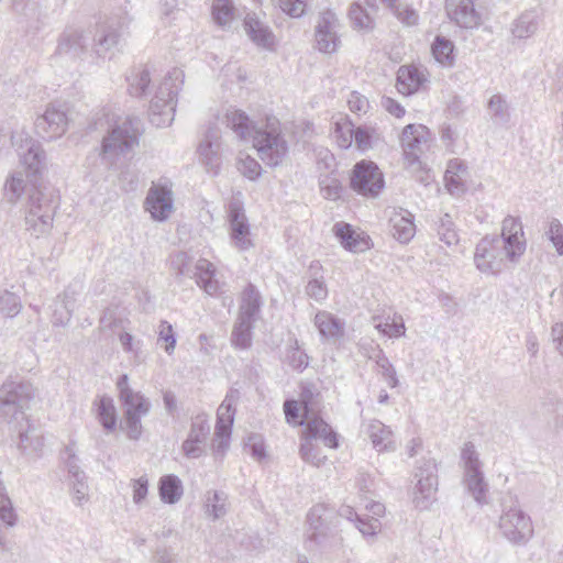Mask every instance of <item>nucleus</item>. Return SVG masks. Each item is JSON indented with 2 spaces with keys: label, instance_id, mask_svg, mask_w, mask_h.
I'll return each instance as SVG.
<instances>
[{
  "label": "nucleus",
  "instance_id": "nucleus-43",
  "mask_svg": "<svg viewBox=\"0 0 563 563\" xmlns=\"http://www.w3.org/2000/svg\"><path fill=\"white\" fill-rule=\"evenodd\" d=\"M431 52L433 57L442 66L451 67L454 64V44L451 40L437 35L431 45Z\"/></svg>",
  "mask_w": 563,
  "mask_h": 563
},
{
  "label": "nucleus",
  "instance_id": "nucleus-34",
  "mask_svg": "<svg viewBox=\"0 0 563 563\" xmlns=\"http://www.w3.org/2000/svg\"><path fill=\"white\" fill-rule=\"evenodd\" d=\"M227 125L242 140L253 137L258 129L249 115L239 109L229 110L225 114Z\"/></svg>",
  "mask_w": 563,
  "mask_h": 563
},
{
  "label": "nucleus",
  "instance_id": "nucleus-57",
  "mask_svg": "<svg viewBox=\"0 0 563 563\" xmlns=\"http://www.w3.org/2000/svg\"><path fill=\"white\" fill-rule=\"evenodd\" d=\"M545 236L553 244L558 255H563V224L556 218L548 222Z\"/></svg>",
  "mask_w": 563,
  "mask_h": 563
},
{
  "label": "nucleus",
  "instance_id": "nucleus-48",
  "mask_svg": "<svg viewBox=\"0 0 563 563\" xmlns=\"http://www.w3.org/2000/svg\"><path fill=\"white\" fill-rule=\"evenodd\" d=\"M538 16L533 11L522 13L514 23L512 34L517 38H528L538 30Z\"/></svg>",
  "mask_w": 563,
  "mask_h": 563
},
{
  "label": "nucleus",
  "instance_id": "nucleus-26",
  "mask_svg": "<svg viewBox=\"0 0 563 563\" xmlns=\"http://www.w3.org/2000/svg\"><path fill=\"white\" fill-rule=\"evenodd\" d=\"M145 205L153 219L164 221L173 208L170 192L165 188L153 187L147 194Z\"/></svg>",
  "mask_w": 563,
  "mask_h": 563
},
{
  "label": "nucleus",
  "instance_id": "nucleus-61",
  "mask_svg": "<svg viewBox=\"0 0 563 563\" xmlns=\"http://www.w3.org/2000/svg\"><path fill=\"white\" fill-rule=\"evenodd\" d=\"M161 341L166 343L164 347L165 352L168 355L173 354L177 340L173 325L166 320H162L159 323L158 342Z\"/></svg>",
  "mask_w": 563,
  "mask_h": 563
},
{
  "label": "nucleus",
  "instance_id": "nucleus-11",
  "mask_svg": "<svg viewBox=\"0 0 563 563\" xmlns=\"http://www.w3.org/2000/svg\"><path fill=\"white\" fill-rule=\"evenodd\" d=\"M227 217L232 245L241 252L254 247V242L251 238V225L241 199L233 197L229 201Z\"/></svg>",
  "mask_w": 563,
  "mask_h": 563
},
{
  "label": "nucleus",
  "instance_id": "nucleus-2",
  "mask_svg": "<svg viewBox=\"0 0 563 563\" xmlns=\"http://www.w3.org/2000/svg\"><path fill=\"white\" fill-rule=\"evenodd\" d=\"M29 211L25 216L26 229L36 236L46 233L53 227L59 195L54 187H34L29 196Z\"/></svg>",
  "mask_w": 563,
  "mask_h": 563
},
{
  "label": "nucleus",
  "instance_id": "nucleus-9",
  "mask_svg": "<svg viewBox=\"0 0 563 563\" xmlns=\"http://www.w3.org/2000/svg\"><path fill=\"white\" fill-rule=\"evenodd\" d=\"M505 260H509V250L498 235H486L477 243L474 263L482 273H499Z\"/></svg>",
  "mask_w": 563,
  "mask_h": 563
},
{
  "label": "nucleus",
  "instance_id": "nucleus-35",
  "mask_svg": "<svg viewBox=\"0 0 563 563\" xmlns=\"http://www.w3.org/2000/svg\"><path fill=\"white\" fill-rule=\"evenodd\" d=\"M125 79L128 82V92L132 97L141 98L146 95L151 84V75L146 65L133 67Z\"/></svg>",
  "mask_w": 563,
  "mask_h": 563
},
{
  "label": "nucleus",
  "instance_id": "nucleus-5",
  "mask_svg": "<svg viewBox=\"0 0 563 563\" xmlns=\"http://www.w3.org/2000/svg\"><path fill=\"white\" fill-rule=\"evenodd\" d=\"M317 439H321L330 449L339 448L338 433L321 417L312 418L302 431L299 453L305 462L313 466H320L327 460L320 448L312 443Z\"/></svg>",
  "mask_w": 563,
  "mask_h": 563
},
{
  "label": "nucleus",
  "instance_id": "nucleus-50",
  "mask_svg": "<svg viewBox=\"0 0 563 563\" xmlns=\"http://www.w3.org/2000/svg\"><path fill=\"white\" fill-rule=\"evenodd\" d=\"M286 363L299 373L303 372L309 365V356L300 349L297 339H294L286 350Z\"/></svg>",
  "mask_w": 563,
  "mask_h": 563
},
{
  "label": "nucleus",
  "instance_id": "nucleus-62",
  "mask_svg": "<svg viewBox=\"0 0 563 563\" xmlns=\"http://www.w3.org/2000/svg\"><path fill=\"white\" fill-rule=\"evenodd\" d=\"M245 449L250 455L258 461L266 457V449L263 438L258 433H251L245 442Z\"/></svg>",
  "mask_w": 563,
  "mask_h": 563
},
{
  "label": "nucleus",
  "instance_id": "nucleus-30",
  "mask_svg": "<svg viewBox=\"0 0 563 563\" xmlns=\"http://www.w3.org/2000/svg\"><path fill=\"white\" fill-rule=\"evenodd\" d=\"M426 81L423 74L413 65L400 66L397 71V89L405 96L417 92Z\"/></svg>",
  "mask_w": 563,
  "mask_h": 563
},
{
  "label": "nucleus",
  "instance_id": "nucleus-28",
  "mask_svg": "<svg viewBox=\"0 0 563 563\" xmlns=\"http://www.w3.org/2000/svg\"><path fill=\"white\" fill-rule=\"evenodd\" d=\"M261 307L262 297L260 291L252 283L247 284L242 292L238 319L255 323L261 312Z\"/></svg>",
  "mask_w": 563,
  "mask_h": 563
},
{
  "label": "nucleus",
  "instance_id": "nucleus-13",
  "mask_svg": "<svg viewBox=\"0 0 563 563\" xmlns=\"http://www.w3.org/2000/svg\"><path fill=\"white\" fill-rule=\"evenodd\" d=\"M68 118L63 106L49 103L45 112L38 115L34 122L37 136L45 141H53L60 137L67 130Z\"/></svg>",
  "mask_w": 563,
  "mask_h": 563
},
{
  "label": "nucleus",
  "instance_id": "nucleus-58",
  "mask_svg": "<svg viewBox=\"0 0 563 563\" xmlns=\"http://www.w3.org/2000/svg\"><path fill=\"white\" fill-rule=\"evenodd\" d=\"M354 128L355 126L351 121H345L344 123H335L334 139L341 148L346 150L353 144Z\"/></svg>",
  "mask_w": 563,
  "mask_h": 563
},
{
  "label": "nucleus",
  "instance_id": "nucleus-52",
  "mask_svg": "<svg viewBox=\"0 0 563 563\" xmlns=\"http://www.w3.org/2000/svg\"><path fill=\"white\" fill-rule=\"evenodd\" d=\"M380 3L385 5L400 22L407 25H416L418 23V13L411 7L406 5L401 8L398 0H380Z\"/></svg>",
  "mask_w": 563,
  "mask_h": 563
},
{
  "label": "nucleus",
  "instance_id": "nucleus-25",
  "mask_svg": "<svg viewBox=\"0 0 563 563\" xmlns=\"http://www.w3.org/2000/svg\"><path fill=\"white\" fill-rule=\"evenodd\" d=\"M26 151L21 153V159L27 170V175L32 177L40 176L46 168V153L40 142L23 136Z\"/></svg>",
  "mask_w": 563,
  "mask_h": 563
},
{
  "label": "nucleus",
  "instance_id": "nucleus-49",
  "mask_svg": "<svg viewBox=\"0 0 563 563\" xmlns=\"http://www.w3.org/2000/svg\"><path fill=\"white\" fill-rule=\"evenodd\" d=\"M234 10L232 0H213L211 5L212 19L217 25L225 26L233 20Z\"/></svg>",
  "mask_w": 563,
  "mask_h": 563
},
{
  "label": "nucleus",
  "instance_id": "nucleus-7",
  "mask_svg": "<svg viewBox=\"0 0 563 563\" xmlns=\"http://www.w3.org/2000/svg\"><path fill=\"white\" fill-rule=\"evenodd\" d=\"M252 140L261 159L268 166H278L288 153V144L280 133L278 121H268L265 129L255 131Z\"/></svg>",
  "mask_w": 563,
  "mask_h": 563
},
{
  "label": "nucleus",
  "instance_id": "nucleus-46",
  "mask_svg": "<svg viewBox=\"0 0 563 563\" xmlns=\"http://www.w3.org/2000/svg\"><path fill=\"white\" fill-rule=\"evenodd\" d=\"M206 514L217 520L228 512V494L223 490H209L206 498Z\"/></svg>",
  "mask_w": 563,
  "mask_h": 563
},
{
  "label": "nucleus",
  "instance_id": "nucleus-23",
  "mask_svg": "<svg viewBox=\"0 0 563 563\" xmlns=\"http://www.w3.org/2000/svg\"><path fill=\"white\" fill-rule=\"evenodd\" d=\"M499 239L505 241L509 250V261L518 260L526 251V241L523 238V228L519 218L506 217L503 221L501 234Z\"/></svg>",
  "mask_w": 563,
  "mask_h": 563
},
{
  "label": "nucleus",
  "instance_id": "nucleus-63",
  "mask_svg": "<svg viewBox=\"0 0 563 563\" xmlns=\"http://www.w3.org/2000/svg\"><path fill=\"white\" fill-rule=\"evenodd\" d=\"M407 162L409 172L416 181L422 184L423 186H428L433 180L430 169L422 165L420 158L417 161L410 159Z\"/></svg>",
  "mask_w": 563,
  "mask_h": 563
},
{
  "label": "nucleus",
  "instance_id": "nucleus-51",
  "mask_svg": "<svg viewBox=\"0 0 563 563\" xmlns=\"http://www.w3.org/2000/svg\"><path fill=\"white\" fill-rule=\"evenodd\" d=\"M253 327V322H246L238 319L232 331V344L239 349H249L252 345Z\"/></svg>",
  "mask_w": 563,
  "mask_h": 563
},
{
  "label": "nucleus",
  "instance_id": "nucleus-8",
  "mask_svg": "<svg viewBox=\"0 0 563 563\" xmlns=\"http://www.w3.org/2000/svg\"><path fill=\"white\" fill-rule=\"evenodd\" d=\"M499 530L506 540L518 547L527 545L534 534L531 517L518 506L503 510Z\"/></svg>",
  "mask_w": 563,
  "mask_h": 563
},
{
  "label": "nucleus",
  "instance_id": "nucleus-3",
  "mask_svg": "<svg viewBox=\"0 0 563 563\" xmlns=\"http://www.w3.org/2000/svg\"><path fill=\"white\" fill-rule=\"evenodd\" d=\"M334 508L327 504L314 505L307 515V542L321 551H330L342 545V538L335 530Z\"/></svg>",
  "mask_w": 563,
  "mask_h": 563
},
{
  "label": "nucleus",
  "instance_id": "nucleus-39",
  "mask_svg": "<svg viewBox=\"0 0 563 563\" xmlns=\"http://www.w3.org/2000/svg\"><path fill=\"white\" fill-rule=\"evenodd\" d=\"M195 263V258L184 251L173 252L168 257L170 271L178 282L185 277L191 278Z\"/></svg>",
  "mask_w": 563,
  "mask_h": 563
},
{
  "label": "nucleus",
  "instance_id": "nucleus-38",
  "mask_svg": "<svg viewBox=\"0 0 563 563\" xmlns=\"http://www.w3.org/2000/svg\"><path fill=\"white\" fill-rule=\"evenodd\" d=\"M464 484L467 492L473 496L478 505L487 503L486 496L488 492V484L485 481L484 473L481 468L464 472Z\"/></svg>",
  "mask_w": 563,
  "mask_h": 563
},
{
  "label": "nucleus",
  "instance_id": "nucleus-47",
  "mask_svg": "<svg viewBox=\"0 0 563 563\" xmlns=\"http://www.w3.org/2000/svg\"><path fill=\"white\" fill-rule=\"evenodd\" d=\"M434 230L440 241L448 246L456 245L460 241L457 229L449 213H444L434 221Z\"/></svg>",
  "mask_w": 563,
  "mask_h": 563
},
{
  "label": "nucleus",
  "instance_id": "nucleus-40",
  "mask_svg": "<svg viewBox=\"0 0 563 563\" xmlns=\"http://www.w3.org/2000/svg\"><path fill=\"white\" fill-rule=\"evenodd\" d=\"M368 357L375 361L377 367L379 368V373L386 380L387 385L390 388H396L399 385V379L394 365L386 356L384 350L379 345H376L372 349V354L368 355Z\"/></svg>",
  "mask_w": 563,
  "mask_h": 563
},
{
  "label": "nucleus",
  "instance_id": "nucleus-32",
  "mask_svg": "<svg viewBox=\"0 0 563 563\" xmlns=\"http://www.w3.org/2000/svg\"><path fill=\"white\" fill-rule=\"evenodd\" d=\"M184 494L181 479L175 474L163 475L158 481V495L167 505L178 503Z\"/></svg>",
  "mask_w": 563,
  "mask_h": 563
},
{
  "label": "nucleus",
  "instance_id": "nucleus-42",
  "mask_svg": "<svg viewBox=\"0 0 563 563\" xmlns=\"http://www.w3.org/2000/svg\"><path fill=\"white\" fill-rule=\"evenodd\" d=\"M300 393H299V399L297 400L300 404L301 407V416L302 420L301 423L307 426V423L314 417H319L318 415H314V397L319 394L316 393L314 385L311 383H300Z\"/></svg>",
  "mask_w": 563,
  "mask_h": 563
},
{
  "label": "nucleus",
  "instance_id": "nucleus-14",
  "mask_svg": "<svg viewBox=\"0 0 563 563\" xmlns=\"http://www.w3.org/2000/svg\"><path fill=\"white\" fill-rule=\"evenodd\" d=\"M122 23L118 19H109L97 24L93 35V52L100 58L111 59L119 51L122 35Z\"/></svg>",
  "mask_w": 563,
  "mask_h": 563
},
{
  "label": "nucleus",
  "instance_id": "nucleus-41",
  "mask_svg": "<svg viewBox=\"0 0 563 563\" xmlns=\"http://www.w3.org/2000/svg\"><path fill=\"white\" fill-rule=\"evenodd\" d=\"M74 311V300L67 291L58 295L53 305L52 323L55 327H65L69 323Z\"/></svg>",
  "mask_w": 563,
  "mask_h": 563
},
{
  "label": "nucleus",
  "instance_id": "nucleus-22",
  "mask_svg": "<svg viewBox=\"0 0 563 563\" xmlns=\"http://www.w3.org/2000/svg\"><path fill=\"white\" fill-rule=\"evenodd\" d=\"M430 132L427 126L422 124H408L404 128L400 143L404 150L406 161H417L423 152V146L428 142Z\"/></svg>",
  "mask_w": 563,
  "mask_h": 563
},
{
  "label": "nucleus",
  "instance_id": "nucleus-18",
  "mask_svg": "<svg viewBox=\"0 0 563 563\" xmlns=\"http://www.w3.org/2000/svg\"><path fill=\"white\" fill-rule=\"evenodd\" d=\"M444 10L449 20L461 29H476L482 24L474 0H445Z\"/></svg>",
  "mask_w": 563,
  "mask_h": 563
},
{
  "label": "nucleus",
  "instance_id": "nucleus-60",
  "mask_svg": "<svg viewBox=\"0 0 563 563\" xmlns=\"http://www.w3.org/2000/svg\"><path fill=\"white\" fill-rule=\"evenodd\" d=\"M376 329L389 338H400L406 333V327L401 317L399 318V321H390L388 319L380 321L378 324H376Z\"/></svg>",
  "mask_w": 563,
  "mask_h": 563
},
{
  "label": "nucleus",
  "instance_id": "nucleus-21",
  "mask_svg": "<svg viewBox=\"0 0 563 563\" xmlns=\"http://www.w3.org/2000/svg\"><path fill=\"white\" fill-rule=\"evenodd\" d=\"M332 231L341 246L347 252L363 253L373 246L369 235L365 232L357 233L350 223L336 222Z\"/></svg>",
  "mask_w": 563,
  "mask_h": 563
},
{
  "label": "nucleus",
  "instance_id": "nucleus-64",
  "mask_svg": "<svg viewBox=\"0 0 563 563\" xmlns=\"http://www.w3.org/2000/svg\"><path fill=\"white\" fill-rule=\"evenodd\" d=\"M306 294L308 297L321 302L328 297V287L323 279L311 278L306 286Z\"/></svg>",
  "mask_w": 563,
  "mask_h": 563
},
{
  "label": "nucleus",
  "instance_id": "nucleus-6",
  "mask_svg": "<svg viewBox=\"0 0 563 563\" xmlns=\"http://www.w3.org/2000/svg\"><path fill=\"white\" fill-rule=\"evenodd\" d=\"M33 385L23 379L7 378L0 386V417L4 420L24 417V409L34 397Z\"/></svg>",
  "mask_w": 563,
  "mask_h": 563
},
{
  "label": "nucleus",
  "instance_id": "nucleus-59",
  "mask_svg": "<svg viewBox=\"0 0 563 563\" xmlns=\"http://www.w3.org/2000/svg\"><path fill=\"white\" fill-rule=\"evenodd\" d=\"M375 129L358 125L354 128L353 142H355L358 150L365 152L373 147V137H374Z\"/></svg>",
  "mask_w": 563,
  "mask_h": 563
},
{
  "label": "nucleus",
  "instance_id": "nucleus-20",
  "mask_svg": "<svg viewBox=\"0 0 563 563\" xmlns=\"http://www.w3.org/2000/svg\"><path fill=\"white\" fill-rule=\"evenodd\" d=\"M243 29L254 45L265 51H275L276 36L272 29L256 13H246L243 20Z\"/></svg>",
  "mask_w": 563,
  "mask_h": 563
},
{
  "label": "nucleus",
  "instance_id": "nucleus-10",
  "mask_svg": "<svg viewBox=\"0 0 563 563\" xmlns=\"http://www.w3.org/2000/svg\"><path fill=\"white\" fill-rule=\"evenodd\" d=\"M384 187V175L376 163L363 159L354 165L350 178V188L353 191L364 197L375 198Z\"/></svg>",
  "mask_w": 563,
  "mask_h": 563
},
{
  "label": "nucleus",
  "instance_id": "nucleus-37",
  "mask_svg": "<svg viewBox=\"0 0 563 563\" xmlns=\"http://www.w3.org/2000/svg\"><path fill=\"white\" fill-rule=\"evenodd\" d=\"M393 236L400 243H408L415 236L416 225L413 216L406 211V214H396L389 220Z\"/></svg>",
  "mask_w": 563,
  "mask_h": 563
},
{
  "label": "nucleus",
  "instance_id": "nucleus-36",
  "mask_svg": "<svg viewBox=\"0 0 563 563\" xmlns=\"http://www.w3.org/2000/svg\"><path fill=\"white\" fill-rule=\"evenodd\" d=\"M367 433L373 446L378 451L394 449V435L389 427L379 420H372L367 427Z\"/></svg>",
  "mask_w": 563,
  "mask_h": 563
},
{
  "label": "nucleus",
  "instance_id": "nucleus-19",
  "mask_svg": "<svg viewBox=\"0 0 563 563\" xmlns=\"http://www.w3.org/2000/svg\"><path fill=\"white\" fill-rule=\"evenodd\" d=\"M210 432L208 419L202 416H196L190 424L187 439L183 442V454L188 459H199L205 453V444Z\"/></svg>",
  "mask_w": 563,
  "mask_h": 563
},
{
  "label": "nucleus",
  "instance_id": "nucleus-31",
  "mask_svg": "<svg viewBox=\"0 0 563 563\" xmlns=\"http://www.w3.org/2000/svg\"><path fill=\"white\" fill-rule=\"evenodd\" d=\"M240 398V391L230 388L217 410V421L214 429L232 431L234 417L236 413L235 405Z\"/></svg>",
  "mask_w": 563,
  "mask_h": 563
},
{
  "label": "nucleus",
  "instance_id": "nucleus-45",
  "mask_svg": "<svg viewBox=\"0 0 563 563\" xmlns=\"http://www.w3.org/2000/svg\"><path fill=\"white\" fill-rule=\"evenodd\" d=\"M19 438V448L22 452L26 453L30 451V453L40 456L44 446V437L37 432L33 424L27 422V429L25 431H21Z\"/></svg>",
  "mask_w": 563,
  "mask_h": 563
},
{
  "label": "nucleus",
  "instance_id": "nucleus-53",
  "mask_svg": "<svg viewBox=\"0 0 563 563\" xmlns=\"http://www.w3.org/2000/svg\"><path fill=\"white\" fill-rule=\"evenodd\" d=\"M349 18L352 25L358 30L371 31L374 29V20L358 2L351 4L349 9Z\"/></svg>",
  "mask_w": 563,
  "mask_h": 563
},
{
  "label": "nucleus",
  "instance_id": "nucleus-33",
  "mask_svg": "<svg viewBox=\"0 0 563 563\" xmlns=\"http://www.w3.org/2000/svg\"><path fill=\"white\" fill-rule=\"evenodd\" d=\"M96 418L107 432H112L117 428L118 416L113 399L103 395L95 400Z\"/></svg>",
  "mask_w": 563,
  "mask_h": 563
},
{
  "label": "nucleus",
  "instance_id": "nucleus-54",
  "mask_svg": "<svg viewBox=\"0 0 563 563\" xmlns=\"http://www.w3.org/2000/svg\"><path fill=\"white\" fill-rule=\"evenodd\" d=\"M488 110L492 119L496 122L506 123L510 118L509 106L506 99L499 95H494L488 101Z\"/></svg>",
  "mask_w": 563,
  "mask_h": 563
},
{
  "label": "nucleus",
  "instance_id": "nucleus-16",
  "mask_svg": "<svg viewBox=\"0 0 563 563\" xmlns=\"http://www.w3.org/2000/svg\"><path fill=\"white\" fill-rule=\"evenodd\" d=\"M338 27L339 20L332 10L327 9L320 13L314 27L316 47L319 52L324 54L336 52L340 44Z\"/></svg>",
  "mask_w": 563,
  "mask_h": 563
},
{
  "label": "nucleus",
  "instance_id": "nucleus-4",
  "mask_svg": "<svg viewBox=\"0 0 563 563\" xmlns=\"http://www.w3.org/2000/svg\"><path fill=\"white\" fill-rule=\"evenodd\" d=\"M141 134L142 121L137 117H126L103 137L100 152L101 159L113 164L120 155L139 145Z\"/></svg>",
  "mask_w": 563,
  "mask_h": 563
},
{
  "label": "nucleus",
  "instance_id": "nucleus-17",
  "mask_svg": "<svg viewBox=\"0 0 563 563\" xmlns=\"http://www.w3.org/2000/svg\"><path fill=\"white\" fill-rule=\"evenodd\" d=\"M199 161L206 170L213 176L220 173L221 168V137L217 125H209L202 141L198 145Z\"/></svg>",
  "mask_w": 563,
  "mask_h": 563
},
{
  "label": "nucleus",
  "instance_id": "nucleus-12",
  "mask_svg": "<svg viewBox=\"0 0 563 563\" xmlns=\"http://www.w3.org/2000/svg\"><path fill=\"white\" fill-rule=\"evenodd\" d=\"M416 476L418 483L413 501L417 508L426 509L434 500L438 492L439 482L435 461L432 459L421 460Z\"/></svg>",
  "mask_w": 563,
  "mask_h": 563
},
{
  "label": "nucleus",
  "instance_id": "nucleus-15",
  "mask_svg": "<svg viewBox=\"0 0 563 563\" xmlns=\"http://www.w3.org/2000/svg\"><path fill=\"white\" fill-rule=\"evenodd\" d=\"M88 42L84 32L75 27H66L58 36L57 46L51 58L66 62L82 59L87 53Z\"/></svg>",
  "mask_w": 563,
  "mask_h": 563
},
{
  "label": "nucleus",
  "instance_id": "nucleus-29",
  "mask_svg": "<svg viewBox=\"0 0 563 563\" xmlns=\"http://www.w3.org/2000/svg\"><path fill=\"white\" fill-rule=\"evenodd\" d=\"M313 323L323 339H339L344 335V321L329 311L319 310Z\"/></svg>",
  "mask_w": 563,
  "mask_h": 563
},
{
  "label": "nucleus",
  "instance_id": "nucleus-27",
  "mask_svg": "<svg viewBox=\"0 0 563 563\" xmlns=\"http://www.w3.org/2000/svg\"><path fill=\"white\" fill-rule=\"evenodd\" d=\"M191 278L208 295L214 296L220 291V284L216 279V267L207 258L200 257L196 261Z\"/></svg>",
  "mask_w": 563,
  "mask_h": 563
},
{
  "label": "nucleus",
  "instance_id": "nucleus-44",
  "mask_svg": "<svg viewBox=\"0 0 563 563\" xmlns=\"http://www.w3.org/2000/svg\"><path fill=\"white\" fill-rule=\"evenodd\" d=\"M319 188L321 196L324 199L332 201L341 199L345 190L334 172L320 175Z\"/></svg>",
  "mask_w": 563,
  "mask_h": 563
},
{
  "label": "nucleus",
  "instance_id": "nucleus-56",
  "mask_svg": "<svg viewBox=\"0 0 563 563\" xmlns=\"http://www.w3.org/2000/svg\"><path fill=\"white\" fill-rule=\"evenodd\" d=\"M25 190L22 173H13L4 183V195L10 202H15Z\"/></svg>",
  "mask_w": 563,
  "mask_h": 563
},
{
  "label": "nucleus",
  "instance_id": "nucleus-55",
  "mask_svg": "<svg viewBox=\"0 0 563 563\" xmlns=\"http://www.w3.org/2000/svg\"><path fill=\"white\" fill-rule=\"evenodd\" d=\"M21 300L14 292L0 291V313L5 318L15 317L21 310Z\"/></svg>",
  "mask_w": 563,
  "mask_h": 563
},
{
  "label": "nucleus",
  "instance_id": "nucleus-24",
  "mask_svg": "<svg viewBox=\"0 0 563 563\" xmlns=\"http://www.w3.org/2000/svg\"><path fill=\"white\" fill-rule=\"evenodd\" d=\"M117 388L119 390V399L124 409V412L131 411L132 413L147 415L151 409V402L140 391H134L129 386V376L122 374L117 380Z\"/></svg>",
  "mask_w": 563,
  "mask_h": 563
},
{
  "label": "nucleus",
  "instance_id": "nucleus-1",
  "mask_svg": "<svg viewBox=\"0 0 563 563\" xmlns=\"http://www.w3.org/2000/svg\"><path fill=\"white\" fill-rule=\"evenodd\" d=\"M185 74L173 68L159 84L150 103V121L157 128L168 126L174 120L177 96L184 85Z\"/></svg>",
  "mask_w": 563,
  "mask_h": 563
}]
</instances>
